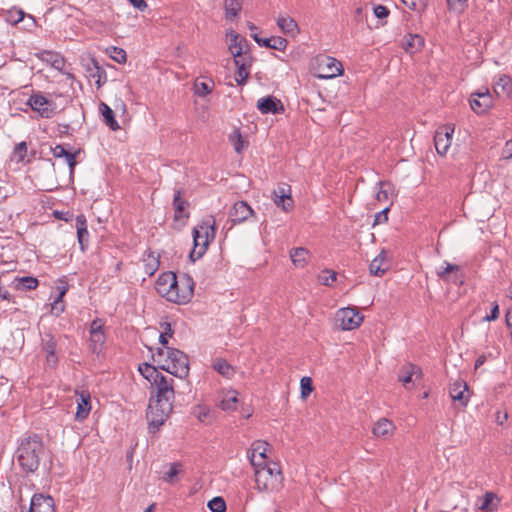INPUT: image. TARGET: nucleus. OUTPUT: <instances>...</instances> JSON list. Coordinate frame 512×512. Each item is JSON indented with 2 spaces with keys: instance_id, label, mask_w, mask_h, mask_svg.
<instances>
[{
  "instance_id": "obj_1",
  "label": "nucleus",
  "mask_w": 512,
  "mask_h": 512,
  "mask_svg": "<svg viewBox=\"0 0 512 512\" xmlns=\"http://www.w3.org/2000/svg\"><path fill=\"white\" fill-rule=\"evenodd\" d=\"M154 387L156 388V397L150 399L147 412L150 433H156L164 424L173 410L175 399L174 380L172 378L163 375Z\"/></svg>"
},
{
  "instance_id": "obj_2",
  "label": "nucleus",
  "mask_w": 512,
  "mask_h": 512,
  "mask_svg": "<svg viewBox=\"0 0 512 512\" xmlns=\"http://www.w3.org/2000/svg\"><path fill=\"white\" fill-rule=\"evenodd\" d=\"M258 454L262 458L258 462V491L272 492L278 490L283 481L280 463L274 460L272 447L266 441L258 440Z\"/></svg>"
},
{
  "instance_id": "obj_3",
  "label": "nucleus",
  "mask_w": 512,
  "mask_h": 512,
  "mask_svg": "<svg viewBox=\"0 0 512 512\" xmlns=\"http://www.w3.org/2000/svg\"><path fill=\"white\" fill-rule=\"evenodd\" d=\"M44 453L42 437L36 433L26 434L18 440L15 459L22 472L28 475L38 470Z\"/></svg>"
},
{
  "instance_id": "obj_4",
  "label": "nucleus",
  "mask_w": 512,
  "mask_h": 512,
  "mask_svg": "<svg viewBox=\"0 0 512 512\" xmlns=\"http://www.w3.org/2000/svg\"><path fill=\"white\" fill-rule=\"evenodd\" d=\"M226 38L229 41L228 49L234 58L237 71L235 80L238 84H243L248 78V69L252 66V57L249 44L245 37L233 30L226 32Z\"/></svg>"
},
{
  "instance_id": "obj_5",
  "label": "nucleus",
  "mask_w": 512,
  "mask_h": 512,
  "mask_svg": "<svg viewBox=\"0 0 512 512\" xmlns=\"http://www.w3.org/2000/svg\"><path fill=\"white\" fill-rule=\"evenodd\" d=\"M165 356L164 363L159 365L160 369L174 375L178 378H185L189 374V360L188 356L182 351L166 347L164 349L159 348L157 353L153 355V358L158 363L161 362V358Z\"/></svg>"
},
{
  "instance_id": "obj_6",
  "label": "nucleus",
  "mask_w": 512,
  "mask_h": 512,
  "mask_svg": "<svg viewBox=\"0 0 512 512\" xmlns=\"http://www.w3.org/2000/svg\"><path fill=\"white\" fill-rule=\"evenodd\" d=\"M215 234V218L213 216H208L193 229L194 246L190 252V259L193 262L205 254L209 244L214 240Z\"/></svg>"
},
{
  "instance_id": "obj_7",
  "label": "nucleus",
  "mask_w": 512,
  "mask_h": 512,
  "mask_svg": "<svg viewBox=\"0 0 512 512\" xmlns=\"http://www.w3.org/2000/svg\"><path fill=\"white\" fill-rule=\"evenodd\" d=\"M177 282L178 283L173 286L172 294H170V302L186 304L193 297L194 281L189 275L183 274L179 278L177 277Z\"/></svg>"
},
{
  "instance_id": "obj_8",
  "label": "nucleus",
  "mask_w": 512,
  "mask_h": 512,
  "mask_svg": "<svg viewBox=\"0 0 512 512\" xmlns=\"http://www.w3.org/2000/svg\"><path fill=\"white\" fill-rule=\"evenodd\" d=\"M337 321L340 322L342 330H353L358 328L362 321L363 315L356 308H343L337 312Z\"/></svg>"
},
{
  "instance_id": "obj_9",
  "label": "nucleus",
  "mask_w": 512,
  "mask_h": 512,
  "mask_svg": "<svg viewBox=\"0 0 512 512\" xmlns=\"http://www.w3.org/2000/svg\"><path fill=\"white\" fill-rule=\"evenodd\" d=\"M319 78L330 79L340 76L343 73V66L340 61L330 56H322L318 59Z\"/></svg>"
},
{
  "instance_id": "obj_10",
  "label": "nucleus",
  "mask_w": 512,
  "mask_h": 512,
  "mask_svg": "<svg viewBox=\"0 0 512 512\" xmlns=\"http://www.w3.org/2000/svg\"><path fill=\"white\" fill-rule=\"evenodd\" d=\"M27 105L33 111L38 112L41 117L50 118L54 114L55 103L41 94H32L27 101Z\"/></svg>"
},
{
  "instance_id": "obj_11",
  "label": "nucleus",
  "mask_w": 512,
  "mask_h": 512,
  "mask_svg": "<svg viewBox=\"0 0 512 512\" xmlns=\"http://www.w3.org/2000/svg\"><path fill=\"white\" fill-rule=\"evenodd\" d=\"M90 333V348L92 352H99L106 341V336L104 332V322L100 318L94 319L89 328Z\"/></svg>"
},
{
  "instance_id": "obj_12",
  "label": "nucleus",
  "mask_w": 512,
  "mask_h": 512,
  "mask_svg": "<svg viewBox=\"0 0 512 512\" xmlns=\"http://www.w3.org/2000/svg\"><path fill=\"white\" fill-rule=\"evenodd\" d=\"M454 133V128L450 126L440 127L436 130L434 135V145L437 153L441 156L447 154Z\"/></svg>"
},
{
  "instance_id": "obj_13",
  "label": "nucleus",
  "mask_w": 512,
  "mask_h": 512,
  "mask_svg": "<svg viewBox=\"0 0 512 512\" xmlns=\"http://www.w3.org/2000/svg\"><path fill=\"white\" fill-rule=\"evenodd\" d=\"M177 276L173 272H164L160 274L155 283L157 293L170 301V294H172L173 286L176 285Z\"/></svg>"
},
{
  "instance_id": "obj_14",
  "label": "nucleus",
  "mask_w": 512,
  "mask_h": 512,
  "mask_svg": "<svg viewBox=\"0 0 512 512\" xmlns=\"http://www.w3.org/2000/svg\"><path fill=\"white\" fill-rule=\"evenodd\" d=\"M493 105V99L488 90L473 93L470 99V107L476 114L485 113Z\"/></svg>"
},
{
  "instance_id": "obj_15",
  "label": "nucleus",
  "mask_w": 512,
  "mask_h": 512,
  "mask_svg": "<svg viewBox=\"0 0 512 512\" xmlns=\"http://www.w3.org/2000/svg\"><path fill=\"white\" fill-rule=\"evenodd\" d=\"M465 392H468V385L464 380H456L450 385L449 395L451 399L458 402L463 408L468 405L470 399L469 394H465Z\"/></svg>"
},
{
  "instance_id": "obj_16",
  "label": "nucleus",
  "mask_w": 512,
  "mask_h": 512,
  "mask_svg": "<svg viewBox=\"0 0 512 512\" xmlns=\"http://www.w3.org/2000/svg\"><path fill=\"white\" fill-rule=\"evenodd\" d=\"M258 110L262 114H282L285 111L284 105L280 99L269 95L258 99Z\"/></svg>"
},
{
  "instance_id": "obj_17",
  "label": "nucleus",
  "mask_w": 512,
  "mask_h": 512,
  "mask_svg": "<svg viewBox=\"0 0 512 512\" xmlns=\"http://www.w3.org/2000/svg\"><path fill=\"white\" fill-rule=\"evenodd\" d=\"M27 512H55L54 499L51 496L35 494Z\"/></svg>"
},
{
  "instance_id": "obj_18",
  "label": "nucleus",
  "mask_w": 512,
  "mask_h": 512,
  "mask_svg": "<svg viewBox=\"0 0 512 512\" xmlns=\"http://www.w3.org/2000/svg\"><path fill=\"white\" fill-rule=\"evenodd\" d=\"M254 214L253 209L244 201L236 202L229 212L232 223H242Z\"/></svg>"
},
{
  "instance_id": "obj_19",
  "label": "nucleus",
  "mask_w": 512,
  "mask_h": 512,
  "mask_svg": "<svg viewBox=\"0 0 512 512\" xmlns=\"http://www.w3.org/2000/svg\"><path fill=\"white\" fill-rule=\"evenodd\" d=\"M424 45V37L420 34L407 33L401 41V47L410 55L420 52Z\"/></svg>"
},
{
  "instance_id": "obj_20",
  "label": "nucleus",
  "mask_w": 512,
  "mask_h": 512,
  "mask_svg": "<svg viewBox=\"0 0 512 512\" xmlns=\"http://www.w3.org/2000/svg\"><path fill=\"white\" fill-rule=\"evenodd\" d=\"M77 396V411L75 418L78 421L86 419L91 411V395L88 391H76Z\"/></svg>"
},
{
  "instance_id": "obj_21",
  "label": "nucleus",
  "mask_w": 512,
  "mask_h": 512,
  "mask_svg": "<svg viewBox=\"0 0 512 512\" xmlns=\"http://www.w3.org/2000/svg\"><path fill=\"white\" fill-rule=\"evenodd\" d=\"M273 194L275 196L274 202L278 207H281L284 211H289L293 208L294 201L291 197L290 186L278 187V190H274Z\"/></svg>"
},
{
  "instance_id": "obj_22",
  "label": "nucleus",
  "mask_w": 512,
  "mask_h": 512,
  "mask_svg": "<svg viewBox=\"0 0 512 512\" xmlns=\"http://www.w3.org/2000/svg\"><path fill=\"white\" fill-rule=\"evenodd\" d=\"M396 427L394 423L387 418H380L374 425L372 433L377 438L388 439L393 436Z\"/></svg>"
},
{
  "instance_id": "obj_23",
  "label": "nucleus",
  "mask_w": 512,
  "mask_h": 512,
  "mask_svg": "<svg viewBox=\"0 0 512 512\" xmlns=\"http://www.w3.org/2000/svg\"><path fill=\"white\" fill-rule=\"evenodd\" d=\"M77 230V239L82 251H84L89 243V232L87 229V220L83 214L77 215L75 219Z\"/></svg>"
},
{
  "instance_id": "obj_24",
  "label": "nucleus",
  "mask_w": 512,
  "mask_h": 512,
  "mask_svg": "<svg viewBox=\"0 0 512 512\" xmlns=\"http://www.w3.org/2000/svg\"><path fill=\"white\" fill-rule=\"evenodd\" d=\"M389 269L386 252L382 250L370 263L369 270L374 276H382Z\"/></svg>"
},
{
  "instance_id": "obj_25",
  "label": "nucleus",
  "mask_w": 512,
  "mask_h": 512,
  "mask_svg": "<svg viewBox=\"0 0 512 512\" xmlns=\"http://www.w3.org/2000/svg\"><path fill=\"white\" fill-rule=\"evenodd\" d=\"M183 190L182 189H176L174 192L173 197V207L175 210L174 219L176 221L182 219L183 217L188 218L189 213L184 214L186 206L188 205V202L183 199Z\"/></svg>"
},
{
  "instance_id": "obj_26",
  "label": "nucleus",
  "mask_w": 512,
  "mask_h": 512,
  "mask_svg": "<svg viewBox=\"0 0 512 512\" xmlns=\"http://www.w3.org/2000/svg\"><path fill=\"white\" fill-rule=\"evenodd\" d=\"M402 374L399 375L398 380L401 382L406 388L408 387V384L412 382V377H420L422 375V371L420 367L414 364H407L406 366H403L401 368Z\"/></svg>"
},
{
  "instance_id": "obj_27",
  "label": "nucleus",
  "mask_w": 512,
  "mask_h": 512,
  "mask_svg": "<svg viewBox=\"0 0 512 512\" xmlns=\"http://www.w3.org/2000/svg\"><path fill=\"white\" fill-rule=\"evenodd\" d=\"M144 272L152 276L154 273L159 269L160 261H159V255H157L155 252L151 250H147L144 253Z\"/></svg>"
},
{
  "instance_id": "obj_28",
  "label": "nucleus",
  "mask_w": 512,
  "mask_h": 512,
  "mask_svg": "<svg viewBox=\"0 0 512 512\" xmlns=\"http://www.w3.org/2000/svg\"><path fill=\"white\" fill-rule=\"evenodd\" d=\"M99 111L103 116L104 123L112 130L117 131L120 129V126L115 119L114 111L104 102H100Z\"/></svg>"
},
{
  "instance_id": "obj_29",
  "label": "nucleus",
  "mask_w": 512,
  "mask_h": 512,
  "mask_svg": "<svg viewBox=\"0 0 512 512\" xmlns=\"http://www.w3.org/2000/svg\"><path fill=\"white\" fill-rule=\"evenodd\" d=\"M310 256L309 251L306 248L298 247L293 248L290 251V258L295 267L303 268L307 264Z\"/></svg>"
},
{
  "instance_id": "obj_30",
  "label": "nucleus",
  "mask_w": 512,
  "mask_h": 512,
  "mask_svg": "<svg viewBox=\"0 0 512 512\" xmlns=\"http://www.w3.org/2000/svg\"><path fill=\"white\" fill-rule=\"evenodd\" d=\"M287 40L282 37L259 38L258 46H264L278 51H284L287 47Z\"/></svg>"
},
{
  "instance_id": "obj_31",
  "label": "nucleus",
  "mask_w": 512,
  "mask_h": 512,
  "mask_svg": "<svg viewBox=\"0 0 512 512\" xmlns=\"http://www.w3.org/2000/svg\"><path fill=\"white\" fill-rule=\"evenodd\" d=\"M512 91V80L507 75H500L494 84V92L499 96H509Z\"/></svg>"
},
{
  "instance_id": "obj_32",
  "label": "nucleus",
  "mask_w": 512,
  "mask_h": 512,
  "mask_svg": "<svg viewBox=\"0 0 512 512\" xmlns=\"http://www.w3.org/2000/svg\"><path fill=\"white\" fill-rule=\"evenodd\" d=\"M212 366L214 370L227 379L232 378L235 374V368L223 358H216Z\"/></svg>"
},
{
  "instance_id": "obj_33",
  "label": "nucleus",
  "mask_w": 512,
  "mask_h": 512,
  "mask_svg": "<svg viewBox=\"0 0 512 512\" xmlns=\"http://www.w3.org/2000/svg\"><path fill=\"white\" fill-rule=\"evenodd\" d=\"M277 24L285 34L294 35L299 31L297 22L289 16L279 17Z\"/></svg>"
},
{
  "instance_id": "obj_34",
  "label": "nucleus",
  "mask_w": 512,
  "mask_h": 512,
  "mask_svg": "<svg viewBox=\"0 0 512 512\" xmlns=\"http://www.w3.org/2000/svg\"><path fill=\"white\" fill-rule=\"evenodd\" d=\"M237 402V392L228 391L222 396L219 407L225 411H232L236 409Z\"/></svg>"
},
{
  "instance_id": "obj_35",
  "label": "nucleus",
  "mask_w": 512,
  "mask_h": 512,
  "mask_svg": "<svg viewBox=\"0 0 512 512\" xmlns=\"http://www.w3.org/2000/svg\"><path fill=\"white\" fill-rule=\"evenodd\" d=\"M25 17V12L21 8L12 7L4 12L5 22L11 25H17Z\"/></svg>"
},
{
  "instance_id": "obj_36",
  "label": "nucleus",
  "mask_w": 512,
  "mask_h": 512,
  "mask_svg": "<svg viewBox=\"0 0 512 512\" xmlns=\"http://www.w3.org/2000/svg\"><path fill=\"white\" fill-rule=\"evenodd\" d=\"M228 138L229 142L233 145L234 150L237 153H241L243 149L247 146V142L242 137L239 129H234Z\"/></svg>"
},
{
  "instance_id": "obj_37",
  "label": "nucleus",
  "mask_w": 512,
  "mask_h": 512,
  "mask_svg": "<svg viewBox=\"0 0 512 512\" xmlns=\"http://www.w3.org/2000/svg\"><path fill=\"white\" fill-rule=\"evenodd\" d=\"M496 495L493 492H486L479 508L483 511L494 512L498 509V503H494Z\"/></svg>"
},
{
  "instance_id": "obj_38",
  "label": "nucleus",
  "mask_w": 512,
  "mask_h": 512,
  "mask_svg": "<svg viewBox=\"0 0 512 512\" xmlns=\"http://www.w3.org/2000/svg\"><path fill=\"white\" fill-rule=\"evenodd\" d=\"M241 6L237 0H225V17L228 20L234 19L238 12L240 11Z\"/></svg>"
},
{
  "instance_id": "obj_39",
  "label": "nucleus",
  "mask_w": 512,
  "mask_h": 512,
  "mask_svg": "<svg viewBox=\"0 0 512 512\" xmlns=\"http://www.w3.org/2000/svg\"><path fill=\"white\" fill-rule=\"evenodd\" d=\"M181 467L182 465L180 463H171L169 470L163 475V480L170 484L175 483L177 481V475L181 472Z\"/></svg>"
},
{
  "instance_id": "obj_40",
  "label": "nucleus",
  "mask_w": 512,
  "mask_h": 512,
  "mask_svg": "<svg viewBox=\"0 0 512 512\" xmlns=\"http://www.w3.org/2000/svg\"><path fill=\"white\" fill-rule=\"evenodd\" d=\"M19 284H18V287L21 288L22 290H34L38 287L39 285V281L37 278L35 277H32V276H24V277H20V278H17Z\"/></svg>"
},
{
  "instance_id": "obj_41",
  "label": "nucleus",
  "mask_w": 512,
  "mask_h": 512,
  "mask_svg": "<svg viewBox=\"0 0 512 512\" xmlns=\"http://www.w3.org/2000/svg\"><path fill=\"white\" fill-rule=\"evenodd\" d=\"M446 2L448 10L459 15L468 7V0H446Z\"/></svg>"
},
{
  "instance_id": "obj_42",
  "label": "nucleus",
  "mask_w": 512,
  "mask_h": 512,
  "mask_svg": "<svg viewBox=\"0 0 512 512\" xmlns=\"http://www.w3.org/2000/svg\"><path fill=\"white\" fill-rule=\"evenodd\" d=\"M27 150L28 147L25 141L16 144L12 152V159L16 160L17 162H23L27 156Z\"/></svg>"
},
{
  "instance_id": "obj_43",
  "label": "nucleus",
  "mask_w": 512,
  "mask_h": 512,
  "mask_svg": "<svg viewBox=\"0 0 512 512\" xmlns=\"http://www.w3.org/2000/svg\"><path fill=\"white\" fill-rule=\"evenodd\" d=\"M319 282L325 286H331L337 279V273L330 269H324L318 276Z\"/></svg>"
},
{
  "instance_id": "obj_44",
  "label": "nucleus",
  "mask_w": 512,
  "mask_h": 512,
  "mask_svg": "<svg viewBox=\"0 0 512 512\" xmlns=\"http://www.w3.org/2000/svg\"><path fill=\"white\" fill-rule=\"evenodd\" d=\"M207 506L212 512H225L226 511V502L220 496H217V497H214L213 499H211L208 502Z\"/></svg>"
},
{
  "instance_id": "obj_45",
  "label": "nucleus",
  "mask_w": 512,
  "mask_h": 512,
  "mask_svg": "<svg viewBox=\"0 0 512 512\" xmlns=\"http://www.w3.org/2000/svg\"><path fill=\"white\" fill-rule=\"evenodd\" d=\"M409 9L421 13L426 9L427 0H401Z\"/></svg>"
},
{
  "instance_id": "obj_46",
  "label": "nucleus",
  "mask_w": 512,
  "mask_h": 512,
  "mask_svg": "<svg viewBox=\"0 0 512 512\" xmlns=\"http://www.w3.org/2000/svg\"><path fill=\"white\" fill-rule=\"evenodd\" d=\"M138 371L145 379H149L152 374L158 377V369L149 363L140 364Z\"/></svg>"
},
{
  "instance_id": "obj_47",
  "label": "nucleus",
  "mask_w": 512,
  "mask_h": 512,
  "mask_svg": "<svg viewBox=\"0 0 512 512\" xmlns=\"http://www.w3.org/2000/svg\"><path fill=\"white\" fill-rule=\"evenodd\" d=\"M63 298H64L63 295L58 294L56 296V298L54 299L53 303L51 304V311L56 316H59L65 310V304H64Z\"/></svg>"
},
{
  "instance_id": "obj_48",
  "label": "nucleus",
  "mask_w": 512,
  "mask_h": 512,
  "mask_svg": "<svg viewBox=\"0 0 512 512\" xmlns=\"http://www.w3.org/2000/svg\"><path fill=\"white\" fill-rule=\"evenodd\" d=\"M162 327H163V331L161 332V334L159 336V341L164 347H166V345L168 344V338L172 337L174 331L171 327V324L168 322L163 323Z\"/></svg>"
},
{
  "instance_id": "obj_49",
  "label": "nucleus",
  "mask_w": 512,
  "mask_h": 512,
  "mask_svg": "<svg viewBox=\"0 0 512 512\" xmlns=\"http://www.w3.org/2000/svg\"><path fill=\"white\" fill-rule=\"evenodd\" d=\"M301 396L307 397L313 391L312 380L310 377H303L300 381Z\"/></svg>"
},
{
  "instance_id": "obj_50",
  "label": "nucleus",
  "mask_w": 512,
  "mask_h": 512,
  "mask_svg": "<svg viewBox=\"0 0 512 512\" xmlns=\"http://www.w3.org/2000/svg\"><path fill=\"white\" fill-rule=\"evenodd\" d=\"M378 185L380 186V189L376 194V199L378 201H387L389 199V190L386 187H390V183L379 181Z\"/></svg>"
},
{
  "instance_id": "obj_51",
  "label": "nucleus",
  "mask_w": 512,
  "mask_h": 512,
  "mask_svg": "<svg viewBox=\"0 0 512 512\" xmlns=\"http://www.w3.org/2000/svg\"><path fill=\"white\" fill-rule=\"evenodd\" d=\"M212 85L207 82L195 83V93L201 97H204L211 93Z\"/></svg>"
},
{
  "instance_id": "obj_52",
  "label": "nucleus",
  "mask_w": 512,
  "mask_h": 512,
  "mask_svg": "<svg viewBox=\"0 0 512 512\" xmlns=\"http://www.w3.org/2000/svg\"><path fill=\"white\" fill-rule=\"evenodd\" d=\"M446 267L438 272V276L444 280H448V275L452 272H457L459 270V266L455 264H450L448 262L445 263Z\"/></svg>"
},
{
  "instance_id": "obj_53",
  "label": "nucleus",
  "mask_w": 512,
  "mask_h": 512,
  "mask_svg": "<svg viewBox=\"0 0 512 512\" xmlns=\"http://www.w3.org/2000/svg\"><path fill=\"white\" fill-rule=\"evenodd\" d=\"M95 73L92 74L93 78H97L96 84L100 87L103 83L106 82V72L103 68L99 67L97 63H95Z\"/></svg>"
},
{
  "instance_id": "obj_54",
  "label": "nucleus",
  "mask_w": 512,
  "mask_h": 512,
  "mask_svg": "<svg viewBox=\"0 0 512 512\" xmlns=\"http://www.w3.org/2000/svg\"><path fill=\"white\" fill-rule=\"evenodd\" d=\"M46 337L48 339L44 342L43 348L46 351V353L53 354V352H56V340L52 335H46Z\"/></svg>"
},
{
  "instance_id": "obj_55",
  "label": "nucleus",
  "mask_w": 512,
  "mask_h": 512,
  "mask_svg": "<svg viewBox=\"0 0 512 512\" xmlns=\"http://www.w3.org/2000/svg\"><path fill=\"white\" fill-rule=\"evenodd\" d=\"M499 317V305L496 301L492 303L491 312L484 317V321H495Z\"/></svg>"
},
{
  "instance_id": "obj_56",
  "label": "nucleus",
  "mask_w": 512,
  "mask_h": 512,
  "mask_svg": "<svg viewBox=\"0 0 512 512\" xmlns=\"http://www.w3.org/2000/svg\"><path fill=\"white\" fill-rule=\"evenodd\" d=\"M80 153V150L77 149L75 152H73L72 154H69L68 155V158L66 159V163L68 164L69 166V170H70V174H73L74 173V170H75V166L77 164V161H76V157L77 155Z\"/></svg>"
},
{
  "instance_id": "obj_57",
  "label": "nucleus",
  "mask_w": 512,
  "mask_h": 512,
  "mask_svg": "<svg viewBox=\"0 0 512 512\" xmlns=\"http://www.w3.org/2000/svg\"><path fill=\"white\" fill-rule=\"evenodd\" d=\"M388 211H389V207H386L382 211L378 212L375 215L374 225L386 223L388 221Z\"/></svg>"
},
{
  "instance_id": "obj_58",
  "label": "nucleus",
  "mask_w": 512,
  "mask_h": 512,
  "mask_svg": "<svg viewBox=\"0 0 512 512\" xmlns=\"http://www.w3.org/2000/svg\"><path fill=\"white\" fill-rule=\"evenodd\" d=\"M374 15L379 18H386L389 15V10L386 6L376 5L373 9Z\"/></svg>"
},
{
  "instance_id": "obj_59",
  "label": "nucleus",
  "mask_w": 512,
  "mask_h": 512,
  "mask_svg": "<svg viewBox=\"0 0 512 512\" xmlns=\"http://www.w3.org/2000/svg\"><path fill=\"white\" fill-rule=\"evenodd\" d=\"M501 156L503 159H506V160L512 158V139L506 141V143L502 149Z\"/></svg>"
},
{
  "instance_id": "obj_60",
  "label": "nucleus",
  "mask_w": 512,
  "mask_h": 512,
  "mask_svg": "<svg viewBox=\"0 0 512 512\" xmlns=\"http://www.w3.org/2000/svg\"><path fill=\"white\" fill-rule=\"evenodd\" d=\"M66 149L63 145H56L55 147H51L52 155L55 158H63V155H66Z\"/></svg>"
},
{
  "instance_id": "obj_61",
  "label": "nucleus",
  "mask_w": 512,
  "mask_h": 512,
  "mask_svg": "<svg viewBox=\"0 0 512 512\" xmlns=\"http://www.w3.org/2000/svg\"><path fill=\"white\" fill-rule=\"evenodd\" d=\"M130 2V4L137 8L138 10L140 11H144L147 9L148 5L147 3L145 2V0H128Z\"/></svg>"
},
{
  "instance_id": "obj_62",
  "label": "nucleus",
  "mask_w": 512,
  "mask_h": 512,
  "mask_svg": "<svg viewBox=\"0 0 512 512\" xmlns=\"http://www.w3.org/2000/svg\"><path fill=\"white\" fill-rule=\"evenodd\" d=\"M116 50V56L113 57L115 61L118 63H123L126 61V52L123 49L114 48Z\"/></svg>"
},
{
  "instance_id": "obj_63",
  "label": "nucleus",
  "mask_w": 512,
  "mask_h": 512,
  "mask_svg": "<svg viewBox=\"0 0 512 512\" xmlns=\"http://www.w3.org/2000/svg\"><path fill=\"white\" fill-rule=\"evenodd\" d=\"M505 321H506V325L512 329V307L507 310L506 315H505ZM511 336H512V332H511Z\"/></svg>"
},
{
  "instance_id": "obj_64",
  "label": "nucleus",
  "mask_w": 512,
  "mask_h": 512,
  "mask_svg": "<svg viewBox=\"0 0 512 512\" xmlns=\"http://www.w3.org/2000/svg\"><path fill=\"white\" fill-rule=\"evenodd\" d=\"M60 283H62V285L57 286L58 294L65 296L68 291V285L65 281H60Z\"/></svg>"
}]
</instances>
